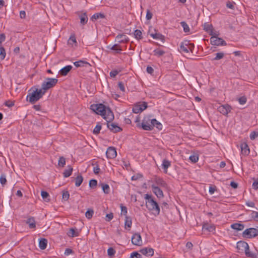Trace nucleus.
Listing matches in <instances>:
<instances>
[{
  "label": "nucleus",
  "mask_w": 258,
  "mask_h": 258,
  "mask_svg": "<svg viewBox=\"0 0 258 258\" xmlns=\"http://www.w3.org/2000/svg\"><path fill=\"white\" fill-rule=\"evenodd\" d=\"M6 36L4 33L0 34V46H2V43L5 41Z\"/></svg>",
  "instance_id": "0e129e2a"
},
{
  "label": "nucleus",
  "mask_w": 258,
  "mask_h": 258,
  "mask_svg": "<svg viewBox=\"0 0 258 258\" xmlns=\"http://www.w3.org/2000/svg\"><path fill=\"white\" fill-rule=\"evenodd\" d=\"M243 237L247 238H251L258 235V229L254 228H249L245 229L242 234Z\"/></svg>",
  "instance_id": "423d86ee"
},
{
  "label": "nucleus",
  "mask_w": 258,
  "mask_h": 258,
  "mask_svg": "<svg viewBox=\"0 0 258 258\" xmlns=\"http://www.w3.org/2000/svg\"><path fill=\"white\" fill-rule=\"evenodd\" d=\"M139 127H141L143 130L145 131H152V119L149 117H145L142 120L141 125H138Z\"/></svg>",
  "instance_id": "0eeeda50"
},
{
  "label": "nucleus",
  "mask_w": 258,
  "mask_h": 258,
  "mask_svg": "<svg viewBox=\"0 0 258 258\" xmlns=\"http://www.w3.org/2000/svg\"><path fill=\"white\" fill-rule=\"evenodd\" d=\"M152 189L153 192L158 198H161L163 197L164 195L163 191L158 186L155 185H152Z\"/></svg>",
  "instance_id": "dca6fc26"
},
{
  "label": "nucleus",
  "mask_w": 258,
  "mask_h": 258,
  "mask_svg": "<svg viewBox=\"0 0 258 258\" xmlns=\"http://www.w3.org/2000/svg\"><path fill=\"white\" fill-rule=\"evenodd\" d=\"M111 121L107 122V127L113 133H117L122 130L121 128L113 123H110Z\"/></svg>",
  "instance_id": "4468645a"
},
{
  "label": "nucleus",
  "mask_w": 258,
  "mask_h": 258,
  "mask_svg": "<svg viewBox=\"0 0 258 258\" xmlns=\"http://www.w3.org/2000/svg\"><path fill=\"white\" fill-rule=\"evenodd\" d=\"M210 42L213 45H226V42L222 38H219L216 36L213 35L210 38Z\"/></svg>",
  "instance_id": "6e6552de"
},
{
  "label": "nucleus",
  "mask_w": 258,
  "mask_h": 258,
  "mask_svg": "<svg viewBox=\"0 0 258 258\" xmlns=\"http://www.w3.org/2000/svg\"><path fill=\"white\" fill-rule=\"evenodd\" d=\"M73 67L71 65L67 66L63 68H62L59 72V75L62 76H66L68 75V74L70 72V71L72 69Z\"/></svg>",
  "instance_id": "a211bd4d"
},
{
  "label": "nucleus",
  "mask_w": 258,
  "mask_h": 258,
  "mask_svg": "<svg viewBox=\"0 0 258 258\" xmlns=\"http://www.w3.org/2000/svg\"><path fill=\"white\" fill-rule=\"evenodd\" d=\"M97 185V181L96 179H91L89 181V186L91 188H94Z\"/></svg>",
  "instance_id": "3c124183"
},
{
  "label": "nucleus",
  "mask_w": 258,
  "mask_h": 258,
  "mask_svg": "<svg viewBox=\"0 0 258 258\" xmlns=\"http://www.w3.org/2000/svg\"><path fill=\"white\" fill-rule=\"evenodd\" d=\"M203 229L209 232H213L215 230V227L213 225H210L208 223L204 224L203 226Z\"/></svg>",
  "instance_id": "a878e982"
},
{
  "label": "nucleus",
  "mask_w": 258,
  "mask_h": 258,
  "mask_svg": "<svg viewBox=\"0 0 258 258\" xmlns=\"http://www.w3.org/2000/svg\"><path fill=\"white\" fill-rule=\"evenodd\" d=\"M47 240L45 238H40L39 242V246L41 249H45L47 247Z\"/></svg>",
  "instance_id": "393cba45"
},
{
  "label": "nucleus",
  "mask_w": 258,
  "mask_h": 258,
  "mask_svg": "<svg viewBox=\"0 0 258 258\" xmlns=\"http://www.w3.org/2000/svg\"><path fill=\"white\" fill-rule=\"evenodd\" d=\"M189 159L192 163H196L199 160V155L197 154H194L189 156Z\"/></svg>",
  "instance_id": "79ce46f5"
},
{
  "label": "nucleus",
  "mask_w": 258,
  "mask_h": 258,
  "mask_svg": "<svg viewBox=\"0 0 258 258\" xmlns=\"http://www.w3.org/2000/svg\"><path fill=\"white\" fill-rule=\"evenodd\" d=\"M257 137H258V132H254V131L251 132L249 136L250 139L251 140H254Z\"/></svg>",
  "instance_id": "13d9d810"
},
{
  "label": "nucleus",
  "mask_w": 258,
  "mask_h": 258,
  "mask_svg": "<svg viewBox=\"0 0 258 258\" xmlns=\"http://www.w3.org/2000/svg\"><path fill=\"white\" fill-rule=\"evenodd\" d=\"M142 254L146 256H152L154 254V249L150 247H144L139 251Z\"/></svg>",
  "instance_id": "f8f14e48"
},
{
  "label": "nucleus",
  "mask_w": 258,
  "mask_h": 258,
  "mask_svg": "<svg viewBox=\"0 0 258 258\" xmlns=\"http://www.w3.org/2000/svg\"><path fill=\"white\" fill-rule=\"evenodd\" d=\"M41 195L43 198V199L46 201V202H48L49 201V194L47 192V191H41Z\"/></svg>",
  "instance_id": "58836bf2"
},
{
  "label": "nucleus",
  "mask_w": 258,
  "mask_h": 258,
  "mask_svg": "<svg viewBox=\"0 0 258 258\" xmlns=\"http://www.w3.org/2000/svg\"><path fill=\"white\" fill-rule=\"evenodd\" d=\"M70 197V194L69 191H63L62 193V199L65 200L67 201Z\"/></svg>",
  "instance_id": "bf43d9fd"
},
{
  "label": "nucleus",
  "mask_w": 258,
  "mask_h": 258,
  "mask_svg": "<svg viewBox=\"0 0 258 258\" xmlns=\"http://www.w3.org/2000/svg\"><path fill=\"white\" fill-rule=\"evenodd\" d=\"M101 129V125L98 123L97 124L95 127L94 128V130L93 131V133L95 135H97L100 133V131Z\"/></svg>",
  "instance_id": "de8ad7c7"
},
{
  "label": "nucleus",
  "mask_w": 258,
  "mask_h": 258,
  "mask_svg": "<svg viewBox=\"0 0 258 258\" xmlns=\"http://www.w3.org/2000/svg\"><path fill=\"white\" fill-rule=\"evenodd\" d=\"M90 109L96 114L101 115L107 122L114 119V114L109 107L102 104H93L90 106Z\"/></svg>",
  "instance_id": "f257e3e1"
},
{
  "label": "nucleus",
  "mask_w": 258,
  "mask_h": 258,
  "mask_svg": "<svg viewBox=\"0 0 258 258\" xmlns=\"http://www.w3.org/2000/svg\"><path fill=\"white\" fill-rule=\"evenodd\" d=\"M131 258H142V255L137 251H134L131 254Z\"/></svg>",
  "instance_id": "864d4df0"
},
{
  "label": "nucleus",
  "mask_w": 258,
  "mask_h": 258,
  "mask_svg": "<svg viewBox=\"0 0 258 258\" xmlns=\"http://www.w3.org/2000/svg\"><path fill=\"white\" fill-rule=\"evenodd\" d=\"M26 223L29 225V227L31 229L36 227V222L33 217L28 218L26 221Z\"/></svg>",
  "instance_id": "b1692460"
},
{
  "label": "nucleus",
  "mask_w": 258,
  "mask_h": 258,
  "mask_svg": "<svg viewBox=\"0 0 258 258\" xmlns=\"http://www.w3.org/2000/svg\"><path fill=\"white\" fill-rule=\"evenodd\" d=\"M155 180L158 185L164 188L167 187V184L162 178L160 177H156Z\"/></svg>",
  "instance_id": "412c9836"
},
{
  "label": "nucleus",
  "mask_w": 258,
  "mask_h": 258,
  "mask_svg": "<svg viewBox=\"0 0 258 258\" xmlns=\"http://www.w3.org/2000/svg\"><path fill=\"white\" fill-rule=\"evenodd\" d=\"M94 214V211L92 209H88L85 213L86 218L88 219H90Z\"/></svg>",
  "instance_id": "a18cd8bd"
},
{
  "label": "nucleus",
  "mask_w": 258,
  "mask_h": 258,
  "mask_svg": "<svg viewBox=\"0 0 258 258\" xmlns=\"http://www.w3.org/2000/svg\"><path fill=\"white\" fill-rule=\"evenodd\" d=\"M170 166H171V162L169 160H168L166 159H163V160L162 161V168L164 169L165 173H166L167 172V169Z\"/></svg>",
  "instance_id": "4be33fe9"
},
{
  "label": "nucleus",
  "mask_w": 258,
  "mask_h": 258,
  "mask_svg": "<svg viewBox=\"0 0 258 258\" xmlns=\"http://www.w3.org/2000/svg\"><path fill=\"white\" fill-rule=\"evenodd\" d=\"M83 181V177L81 175H78L75 178V185L79 187L81 185Z\"/></svg>",
  "instance_id": "f704fd0d"
},
{
  "label": "nucleus",
  "mask_w": 258,
  "mask_h": 258,
  "mask_svg": "<svg viewBox=\"0 0 258 258\" xmlns=\"http://www.w3.org/2000/svg\"><path fill=\"white\" fill-rule=\"evenodd\" d=\"M58 164L60 167H64L66 164V159L63 157H60L59 159Z\"/></svg>",
  "instance_id": "09e8293b"
},
{
  "label": "nucleus",
  "mask_w": 258,
  "mask_h": 258,
  "mask_svg": "<svg viewBox=\"0 0 258 258\" xmlns=\"http://www.w3.org/2000/svg\"><path fill=\"white\" fill-rule=\"evenodd\" d=\"M145 199L146 200V207L149 211H151L155 216H157L160 214V208L157 203L154 200L152 196L149 194L145 195Z\"/></svg>",
  "instance_id": "f03ea898"
},
{
  "label": "nucleus",
  "mask_w": 258,
  "mask_h": 258,
  "mask_svg": "<svg viewBox=\"0 0 258 258\" xmlns=\"http://www.w3.org/2000/svg\"><path fill=\"white\" fill-rule=\"evenodd\" d=\"M74 64L77 68L84 67H86L90 66V64L89 62H88L86 61L82 60H80L79 61L74 62Z\"/></svg>",
  "instance_id": "aec40b11"
},
{
  "label": "nucleus",
  "mask_w": 258,
  "mask_h": 258,
  "mask_svg": "<svg viewBox=\"0 0 258 258\" xmlns=\"http://www.w3.org/2000/svg\"><path fill=\"white\" fill-rule=\"evenodd\" d=\"M150 36L155 39L160 40L162 41H164V36L159 33H150Z\"/></svg>",
  "instance_id": "5701e85b"
},
{
  "label": "nucleus",
  "mask_w": 258,
  "mask_h": 258,
  "mask_svg": "<svg viewBox=\"0 0 258 258\" xmlns=\"http://www.w3.org/2000/svg\"><path fill=\"white\" fill-rule=\"evenodd\" d=\"M67 168H68L64 170L63 173V175L64 177H68L71 176L73 172V169L71 166H68Z\"/></svg>",
  "instance_id": "2f4dec72"
},
{
  "label": "nucleus",
  "mask_w": 258,
  "mask_h": 258,
  "mask_svg": "<svg viewBox=\"0 0 258 258\" xmlns=\"http://www.w3.org/2000/svg\"><path fill=\"white\" fill-rule=\"evenodd\" d=\"M226 7L229 9L233 10L234 9V3L230 2H228L226 4Z\"/></svg>",
  "instance_id": "69168bd1"
},
{
  "label": "nucleus",
  "mask_w": 258,
  "mask_h": 258,
  "mask_svg": "<svg viewBox=\"0 0 258 258\" xmlns=\"http://www.w3.org/2000/svg\"><path fill=\"white\" fill-rule=\"evenodd\" d=\"M6 53L5 49L3 46H0V59L3 60L6 57Z\"/></svg>",
  "instance_id": "37998d69"
},
{
  "label": "nucleus",
  "mask_w": 258,
  "mask_h": 258,
  "mask_svg": "<svg viewBox=\"0 0 258 258\" xmlns=\"http://www.w3.org/2000/svg\"><path fill=\"white\" fill-rule=\"evenodd\" d=\"M132 242L134 245L140 246L142 244V237L140 233H136L132 237Z\"/></svg>",
  "instance_id": "1a4fd4ad"
},
{
  "label": "nucleus",
  "mask_w": 258,
  "mask_h": 258,
  "mask_svg": "<svg viewBox=\"0 0 258 258\" xmlns=\"http://www.w3.org/2000/svg\"><path fill=\"white\" fill-rule=\"evenodd\" d=\"M132 218L127 216H125L124 227L125 229H130L132 227Z\"/></svg>",
  "instance_id": "c85d7f7f"
},
{
  "label": "nucleus",
  "mask_w": 258,
  "mask_h": 258,
  "mask_svg": "<svg viewBox=\"0 0 258 258\" xmlns=\"http://www.w3.org/2000/svg\"><path fill=\"white\" fill-rule=\"evenodd\" d=\"M5 105L9 107H11L14 105V103L10 100H8L5 102Z\"/></svg>",
  "instance_id": "338daca9"
},
{
  "label": "nucleus",
  "mask_w": 258,
  "mask_h": 258,
  "mask_svg": "<svg viewBox=\"0 0 258 258\" xmlns=\"http://www.w3.org/2000/svg\"><path fill=\"white\" fill-rule=\"evenodd\" d=\"M80 23L84 25L86 24L88 20V16L86 13H84L80 16Z\"/></svg>",
  "instance_id": "cd10ccee"
},
{
  "label": "nucleus",
  "mask_w": 258,
  "mask_h": 258,
  "mask_svg": "<svg viewBox=\"0 0 258 258\" xmlns=\"http://www.w3.org/2000/svg\"><path fill=\"white\" fill-rule=\"evenodd\" d=\"M251 217L254 219H256L257 221H258V212L252 211L251 213Z\"/></svg>",
  "instance_id": "774afa93"
},
{
  "label": "nucleus",
  "mask_w": 258,
  "mask_h": 258,
  "mask_svg": "<svg viewBox=\"0 0 258 258\" xmlns=\"http://www.w3.org/2000/svg\"><path fill=\"white\" fill-rule=\"evenodd\" d=\"M115 250L112 247H109L107 250L108 255L112 257L115 254Z\"/></svg>",
  "instance_id": "8fccbe9b"
},
{
  "label": "nucleus",
  "mask_w": 258,
  "mask_h": 258,
  "mask_svg": "<svg viewBox=\"0 0 258 258\" xmlns=\"http://www.w3.org/2000/svg\"><path fill=\"white\" fill-rule=\"evenodd\" d=\"M120 72V71H117L116 70H114L111 71L109 73L110 76L111 78H114L116 76V75Z\"/></svg>",
  "instance_id": "052dcab7"
},
{
  "label": "nucleus",
  "mask_w": 258,
  "mask_h": 258,
  "mask_svg": "<svg viewBox=\"0 0 258 258\" xmlns=\"http://www.w3.org/2000/svg\"><path fill=\"white\" fill-rule=\"evenodd\" d=\"M241 152L244 156H247L249 154L250 150L248 145L244 143L241 145Z\"/></svg>",
  "instance_id": "6ab92c4d"
},
{
  "label": "nucleus",
  "mask_w": 258,
  "mask_h": 258,
  "mask_svg": "<svg viewBox=\"0 0 258 258\" xmlns=\"http://www.w3.org/2000/svg\"><path fill=\"white\" fill-rule=\"evenodd\" d=\"M120 208H121V214L124 215H125V216H126L127 212V208L126 207L123 206L122 205H120Z\"/></svg>",
  "instance_id": "e2e57ef3"
},
{
  "label": "nucleus",
  "mask_w": 258,
  "mask_h": 258,
  "mask_svg": "<svg viewBox=\"0 0 258 258\" xmlns=\"http://www.w3.org/2000/svg\"><path fill=\"white\" fill-rule=\"evenodd\" d=\"M181 26L183 29V31L185 33L189 32L190 31L189 27L188 25L186 24L185 22L182 21L180 23Z\"/></svg>",
  "instance_id": "ea45409f"
},
{
  "label": "nucleus",
  "mask_w": 258,
  "mask_h": 258,
  "mask_svg": "<svg viewBox=\"0 0 258 258\" xmlns=\"http://www.w3.org/2000/svg\"><path fill=\"white\" fill-rule=\"evenodd\" d=\"M231 107L228 104L220 106L218 110L224 115H226L231 111Z\"/></svg>",
  "instance_id": "9d476101"
},
{
  "label": "nucleus",
  "mask_w": 258,
  "mask_h": 258,
  "mask_svg": "<svg viewBox=\"0 0 258 258\" xmlns=\"http://www.w3.org/2000/svg\"><path fill=\"white\" fill-rule=\"evenodd\" d=\"M45 94L42 89H36L32 93H29L27 96V100L33 104L39 100Z\"/></svg>",
  "instance_id": "7ed1b4c3"
},
{
  "label": "nucleus",
  "mask_w": 258,
  "mask_h": 258,
  "mask_svg": "<svg viewBox=\"0 0 258 258\" xmlns=\"http://www.w3.org/2000/svg\"><path fill=\"white\" fill-rule=\"evenodd\" d=\"M194 48V44L189 43L187 40H185L180 43L179 51L182 53H188L189 52L193 53Z\"/></svg>",
  "instance_id": "20e7f679"
},
{
  "label": "nucleus",
  "mask_w": 258,
  "mask_h": 258,
  "mask_svg": "<svg viewBox=\"0 0 258 258\" xmlns=\"http://www.w3.org/2000/svg\"><path fill=\"white\" fill-rule=\"evenodd\" d=\"M248 247V243L245 241H240L237 243V248L239 250L245 251V249H247Z\"/></svg>",
  "instance_id": "f3484780"
},
{
  "label": "nucleus",
  "mask_w": 258,
  "mask_h": 258,
  "mask_svg": "<svg viewBox=\"0 0 258 258\" xmlns=\"http://www.w3.org/2000/svg\"><path fill=\"white\" fill-rule=\"evenodd\" d=\"M7 182L5 174H2L0 176V183L3 186L6 184Z\"/></svg>",
  "instance_id": "c03bdc74"
},
{
  "label": "nucleus",
  "mask_w": 258,
  "mask_h": 258,
  "mask_svg": "<svg viewBox=\"0 0 258 258\" xmlns=\"http://www.w3.org/2000/svg\"><path fill=\"white\" fill-rule=\"evenodd\" d=\"M58 80L55 78H47L46 80L42 84V88L43 91L46 92V90L56 85Z\"/></svg>",
  "instance_id": "39448f33"
},
{
  "label": "nucleus",
  "mask_w": 258,
  "mask_h": 258,
  "mask_svg": "<svg viewBox=\"0 0 258 258\" xmlns=\"http://www.w3.org/2000/svg\"><path fill=\"white\" fill-rule=\"evenodd\" d=\"M224 53L223 52H218L216 54V56L213 59V60H218L223 58Z\"/></svg>",
  "instance_id": "49530a36"
},
{
  "label": "nucleus",
  "mask_w": 258,
  "mask_h": 258,
  "mask_svg": "<svg viewBox=\"0 0 258 258\" xmlns=\"http://www.w3.org/2000/svg\"><path fill=\"white\" fill-rule=\"evenodd\" d=\"M105 16L103 13H95L90 18L91 20L94 21L99 19L105 18Z\"/></svg>",
  "instance_id": "c756f323"
},
{
  "label": "nucleus",
  "mask_w": 258,
  "mask_h": 258,
  "mask_svg": "<svg viewBox=\"0 0 258 258\" xmlns=\"http://www.w3.org/2000/svg\"><path fill=\"white\" fill-rule=\"evenodd\" d=\"M155 126L157 128H158L159 130H161L162 128V124L160 122H159L156 119H152V127H153V129L154 128V127H155Z\"/></svg>",
  "instance_id": "72a5a7b5"
},
{
  "label": "nucleus",
  "mask_w": 258,
  "mask_h": 258,
  "mask_svg": "<svg viewBox=\"0 0 258 258\" xmlns=\"http://www.w3.org/2000/svg\"><path fill=\"white\" fill-rule=\"evenodd\" d=\"M153 52L154 54L158 57H160L165 53V52L164 50L158 48L155 49Z\"/></svg>",
  "instance_id": "e433bc0d"
},
{
  "label": "nucleus",
  "mask_w": 258,
  "mask_h": 258,
  "mask_svg": "<svg viewBox=\"0 0 258 258\" xmlns=\"http://www.w3.org/2000/svg\"><path fill=\"white\" fill-rule=\"evenodd\" d=\"M143 111V109L140 108V104L136 103L133 107V112L135 113H139Z\"/></svg>",
  "instance_id": "c9c22d12"
},
{
  "label": "nucleus",
  "mask_w": 258,
  "mask_h": 258,
  "mask_svg": "<svg viewBox=\"0 0 258 258\" xmlns=\"http://www.w3.org/2000/svg\"><path fill=\"white\" fill-rule=\"evenodd\" d=\"M155 126L157 128H158L159 130H161L162 128V124L160 122H159L156 119H152V127H153V129L154 128V127H155Z\"/></svg>",
  "instance_id": "473e14b6"
},
{
  "label": "nucleus",
  "mask_w": 258,
  "mask_h": 258,
  "mask_svg": "<svg viewBox=\"0 0 258 258\" xmlns=\"http://www.w3.org/2000/svg\"><path fill=\"white\" fill-rule=\"evenodd\" d=\"M231 228L238 231L242 230L244 228V225L240 223H234L231 225Z\"/></svg>",
  "instance_id": "bb28decb"
},
{
  "label": "nucleus",
  "mask_w": 258,
  "mask_h": 258,
  "mask_svg": "<svg viewBox=\"0 0 258 258\" xmlns=\"http://www.w3.org/2000/svg\"><path fill=\"white\" fill-rule=\"evenodd\" d=\"M106 48L110 50L114 51L113 54L120 53L122 51L121 47L118 44H115L112 46L108 45Z\"/></svg>",
  "instance_id": "2eb2a0df"
},
{
  "label": "nucleus",
  "mask_w": 258,
  "mask_h": 258,
  "mask_svg": "<svg viewBox=\"0 0 258 258\" xmlns=\"http://www.w3.org/2000/svg\"><path fill=\"white\" fill-rule=\"evenodd\" d=\"M138 104H140V108H141V109H143V111L145 110L148 107L147 103L146 102H138Z\"/></svg>",
  "instance_id": "6e6d98bb"
},
{
  "label": "nucleus",
  "mask_w": 258,
  "mask_h": 258,
  "mask_svg": "<svg viewBox=\"0 0 258 258\" xmlns=\"http://www.w3.org/2000/svg\"><path fill=\"white\" fill-rule=\"evenodd\" d=\"M106 157L108 159H113L116 157L117 155L116 149L113 147H109L108 148L106 152Z\"/></svg>",
  "instance_id": "9b49d317"
},
{
  "label": "nucleus",
  "mask_w": 258,
  "mask_h": 258,
  "mask_svg": "<svg viewBox=\"0 0 258 258\" xmlns=\"http://www.w3.org/2000/svg\"><path fill=\"white\" fill-rule=\"evenodd\" d=\"M75 43H77L76 37L74 35H71L68 40V43L73 45Z\"/></svg>",
  "instance_id": "5fc2aeb1"
},
{
  "label": "nucleus",
  "mask_w": 258,
  "mask_h": 258,
  "mask_svg": "<svg viewBox=\"0 0 258 258\" xmlns=\"http://www.w3.org/2000/svg\"><path fill=\"white\" fill-rule=\"evenodd\" d=\"M238 100L239 103L240 104L243 105V104H244L246 102L247 99H246V97L242 96V97H240V98H239Z\"/></svg>",
  "instance_id": "4d7b16f0"
},
{
  "label": "nucleus",
  "mask_w": 258,
  "mask_h": 258,
  "mask_svg": "<svg viewBox=\"0 0 258 258\" xmlns=\"http://www.w3.org/2000/svg\"><path fill=\"white\" fill-rule=\"evenodd\" d=\"M118 87L119 89L123 92H125L124 84L122 82H119L118 83Z\"/></svg>",
  "instance_id": "680f3d73"
},
{
  "label": "nucleus",
  "mask_w": 258,
  "mask_h": 258,
  "mask_svg": "<svg viewBox=\"0 0 258 258\" xmlns=\"http://www.w3.org/2000/svg\"><path fill=\"white\" fill-rule=\"evenodd\" d=\"M245 255L247 257H250V258H257V254L256 253H254L252 252H251L249 249V247H248L247 249H245Z\"/></svg>",
  "instance_id": "7c9ffc66"
},
{
  "label": "nucleus",
  "mask_w": 258,
  "mask_h": 258,
  "mask_svg": "<svg viewBox=\"0 0 258 258\" xmlns=\"http://www.w3.org/2000/svg\"><path fill=\"white\" fill-rule=\"evenodd\" d=\"M102 189L105 194H108L109 192V186L107 184H102Z\"/></svg>",
  "instance_id": "603ef678"
},
{
  "label": "nucleus",
  "mask_w": 258,
  "mask_h": 258,
  "mask_svg": "<svg viewBox=\"0 0 258 258\" xmlns=\"http://www.w3.org/2000/svg\"><path fill=\"white\" fill-rule=\"evenodd\" d=\"M115 41L118 43H125L129 41V38L125 34H118L115 37Z\"/></svg>",
  "instance_id": "ddd939ff"
},
{
  "label": "nucleus",
  "mask_w": 258,
  "mask_h": 258,
  "mask_svg": "<svg viewBox=\"0 0 258 258\" xmlns=\"http://www.w3.org/2000/svg\"><path fill=\"white\" fill-rule=\"evenodd\" d=\"M69 236L71 237H77L79 235V232L76 231L75 229L71 228L70 229Z\"/></svg>",
  "instance_id": "a19ab883"
},
{
  "label": "nucleus",
  "mask_w": 258,
  "mask_h": 258,
  "mask_svg": "<svg viewBox=\"0 0 258 258\" xmlns=\"http://www.w3.org/2000/svg\"><path fill=\"white\" fill-rule=\"evenodd\" d=\"M134 35L135 38L138 40H140L143 38L142 33L140 30H136L134 32Z\"/></svg>",
  "instance_id": "4c0bfd02"
}]
</instances>
